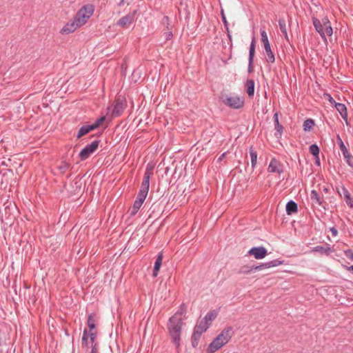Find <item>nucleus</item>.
<instances>
[{"mask_svg": "<svg viewBox=\"0 0 353 353\" xmlns=\"http://www.w3.org/2000/svg\"><path fill=\"white\" fill-rule=\"evenodd\" d=\"M105 117L104 116L99 117L92 124L94 126V128L97 129L105 121Z\"/></svg>", "mask_w": 353, "mask_h": 353, "instance_id": "obj_38", "label": "nucleus"}, {"mask_svg": "<svg viewBox=\"0 0 353 353\" xmlns=\"http://www.w3.org/2000/svg\"><path fill=\"white\" fill-rule=\"evenodd\" d=\"M163 24H166V28L169 29L170 26V19L168 16H164L163 18Z\"/></svg>", "mask_w": 353, "mask_h": 353, "instance_id": "obj_44", "label": "nucleus"}, {"mask_svg": "<svg viewBox=\"0 0 353 353\" xmlns=\"http://www.w3.org/2000/svg\"><path fill=\"white\" fill-rule=\"evenodd\" d=\"M89 347L92 348V350H91L90 353H98V352H97V350H98L97 345L90 346Z\"/></svg>", "mask_w": 353, "mask_h": 353, "instance_id": "obj_46", "label": "nucleus"}, {"mask_svg": "<svg viewBox=\"0 0 353 353\" xmlns=\"http://www.w3.org/2000/svg\"><path fill=\"white\" fill-rule=\"evenodd\" d=\"M79 26H77V23H75L74 19L68 22L61 30L60 32L62 34H68L75 31L77 28H79Z\"/></svg>", "mask_w": 353, "mask_h": 353, "instance_id": "obj_17", "label": "nucleus"}, {"mask_svg": "<svg viewBox=\"0 0 353 353\" xmlns=\"http://www.w3.org/2000/svg\"><path fill=\"white\" fill-rule=\"evenodd\" d=\"M94 12V8L92 5H85L77 12L74 17L75 23L80 27L84 25L90 18Z\"/></svg>", "mask_w": 353, "mask_h": 353, "instance_id": "obj_3", "label": "nucleus"}, {"mask_svg": "<svg viewBox=\"0 0 353 353\" xmlns=\"http://www.w3.org/2000/svg\"><path fill=\"white\" fill-rule=\"evenodd\" d=\"M233 335V327L232 326L226 327L210 343L208 349V353H214L216 351L221 349L230 341Z\"/></svg>", "mask_w": 353, "mask_h": 353, "instance_id": "obj_2", "label": "nucleus"}, {"mask_svg": "<svg viewBox=\"0 0 353 353\" xmlns=\"http://www.w3.org/2000/svg\"><path fill=\"white\" fill-rule=\"evenodd\" d=\"M226 156V152H223L222 154H221V156L218 158V161L220 162Z\"/></svg>", "mask_w": 353, "mask_h": 353, "instance_id": "obj_50", "label": "nucleus"}, {"mask_svg": "<svg viewBox=\"0 0 353 353\" xmlns=\"http://www.w3.org/2000/svg\"><path fill=\"white\" fill-rule=\"evenodd\" d=\"M89 132L88 131V128L86 127V125H83L79 130L78 133H77V139H79L81 138V137L88 134Z\"/></svg>", "mask_w": 353, "mask_h": 353, "instance_id": "obj_36", "label": "nucleus"}, {"mask_svg": "<svg viewBox=\"0 0 353 353\" xmlns=\"http://www.w3.org/2000/svg\"><path fill=\"white\" fill-rule=\"evenodd\" d=\"M163 258V253H162V252H160L158 254L157 258V259L155 261V263H154V266L153 273H152L153 277H156L158 275L159 269H160L161 265L162 264Z\"/></svg>", "mask_w": 353, "mask_h": 353, "instance_id": "obj_19", "label": "nucleus"}, {"mask_svg": "<svg viewBox=\"0 0 353 353\" xmlns=\"http://www.w3.org/2000/svg\"><path fill=\"white\" fill-rule=\"evenodd\" d=\"M95 314L92 313L88 315V320H87V324L88 327L90 328V332L92 331L94 329H95V320H94Z\"/></svg>", "mask_w": 353, "mask_h": 353, "instance_id": "obj_29", "label": "nucleus"}, {"mask_svg": "<svg viewBox=\"0 0 353 353\" xmlns=\"http://www.w3.org/2000/svg\"><path fill=\"white\" fill-rule=\"evenodd\" d=\"M310 199L314 206H320L325 209V202L323 196H321L316 190H312L310 192Z\"/></svg>", "mask_w": 353, "mask_h": 353, "instance_id": "obj_11", "label": "nucleus"}, {"mask_svg": "<svg viewBox=\"0 0 353 353\" xmlns=\"http://www.w3.org/2000/svg\"><path fill=\"white\" fill-rule=\"evenodd\" d=\"M246 92L250 97L254 94V81L253 79H248L245 82Z\"/></svg>", "mask_w": 353, "mask_h": 353, "instance_id": "obj_23", "label": "nucleus"}, {"mask_svg": "<svg viewBox=\"0 0 353 353\" xmlns=\"http://www.w3.org/2000/svg\"><path fill=\"white\" fill-rule=\"evenodd\" d=\"M337 192L340 196H343L344 199L350 194L348 190L344 186H342L341 189H338Z\"/></svg>", "mask_w": 353, "mask_h": 353, "instance_id": "obj_37", "label": "nucleus"}, {"mask_svg": "<svg viewBox=\"0 0 353 353\" xmlns=\"http://www.w3.org/2000/svg\"><path fill=\"white\" fill-rule=\"evenodd\" d=\"M330 231L333 236H336L338 234L337 230L334 228H331Z\"/></svg>", "mask_w": 353, "mask_h": 353, "instance_id": "obj_48", "label": "nucleus"}, {"mask_svg": "<svg viewBox=\"0 0 353 353\" xmlns=\"http://www.w3.org/2000/svg\"><path fill=\"white\" fill-rule=\"evenodd\" d=\"M152 174L151 170L146 168V170L144 173L143 179L141 185L140 191L147 192L148 193L149 188H150V179Z\"/></svg>", "mask_w": 353, "mask_h": 353, "instance_id": "obj_16", "label": "nucleus"}, {"mask_svg": "<svg viewBox=\"0 0 353 353\" xmlns=\"http://www.w3.org/2000/svg\"><path fill=\"white\" fill-rule=\"evenodd\" d=\"M70 165L66 162H62L61 165H60L59 169L62 171H65L69 168Z\"/></svg>", "mask_w": 353, "mask_h": 353, "instance_id": "obj_45", "label": "nucleus"}, {"mask_svg": "<svg viewBox=\"0 0 353 353\" xmlns=\"http://www.w3.org/2000/svg\"><path fill=\"white\" fill-rule=\"evenodd\" d=\"M346 257L350 259V260H353V250H347L344 252Z\"/></svg>", "mask_w": 353, "mask_h": 353, "instance_id": "obj_43", "label": "nucleus"}, {"mask_svg": "<svg viewBox=\"0 0 353 353\" xmlns=\"http://www.w3.org/2000/svg\"><path fill=\"white\" fill-rule=\"evenodd\" d=\"M123 3H124V0H121V1H120V3H119V6H121V5H123Z\"/></svg>", "mask_w": 353, "mask_h": 353, "instance_id": "obj_54", "label": "nucleus"}, {"mask_svg": "<svg viewBox=\"0 0 353 353\" xmlns=\"http://www.w3.org/2000/svg\"><path fill=\"white\" fill-rule=\"evenodd\" d=\"M148 194V193L147 192H145L144 191H140L139 190V192H138V194H137L136 200L137 201H139V203L141 202V203H143V202H144V201H145Z\"/></svg>", "mask_w": 353, "mask_h": 353, "instance_id": "obj_34", "label": "nucleus"}, {"mask_svg": "<svg viewBox=\"0 0 353 353\" xmlns=\"http://www.w3.org/2000/svg\"><path fill=\"white\" fill-rule=\"evenodd\" d=\"M218 312L216 310H212L207 313L203 320L210 325L211 322L216 318Z\"/></svg>", "mask_w": 353, "mask_h": 353, "instance_id": "obj_27", "label": "nucleus"}, {"mask_svg": "<svg viewBox=\"0 0 353 353\" xmlns=\"http://www.w3.org/2000/svg\"><path fill=\"white\" fill-rule=\"evenodd\" d=\"M273 119L274 121L275 130L281 135L282 134L283 128L279 123L278 112L274 113L273 116Z\"/></svg>", "mask_w": 353, "mask_h": 353, "instance_id": "obj_28", "label": "nucleus"}, {"mask_svg": "<svg viewBox=\"0 0 353 353\" xmlns=\"http://www.w3.org/2000/svg\"><path fill=\"white\" fill-rule=\"evenodd\" d=\"M264 47L265 52V58L266 61L270 63H274L275 61L274 54L272 52L270 47V44L266 45Z\"/></svg>", "mask_w": 353, "mask_h": 353, "instance_id": "obj_24", "label": "nucleus"}, {"mask_svg": "<svg viewBox=\"0 0 353 353\" xmlns=\"http://www.w3.org/2000/svg\"><path fill=\"white\" fill-rule=\"evenodd\" d=\"M222 102L227 106L233 109H239L244 105V99L239 96H223Z\"/></svg>", "mask_w": 353, "mask_h": 353, "instance_id": "obj_5", "label": "nucleus"}, {"mask_svg": "<svg viewBox=\"0 0 353 353\" xmlns=\"http://www.w3.org/2000/svg\"><path fill=\"white\" fill-rule=\"evenodd\" d=\"M210 327V325L205 322L203 319L195 326L194 330L199 331L200 333L205 332L208 328Z\"/></svg>", "mask_w": 353, "mask_h": 353, "instance_id": "obj_26", "label": "nucleus"}, {"mask_svg": "<svg viewBox=\"0 0 353 353\" xmlns=\"http://www.w3.org/2000/svg\"><path fill=\"white\" fill-rule=\"evenodd\" d=\"M254 53H255V39H254V37H253L252 42L250 43V50H249V59H248V73H252L254 71L253 59H254Z\"/></svg>", "mask_w": 353, "mask_h": 353, "instance_id": "obj_14", "label": "nucleus"}, {"mask_svg": "<svg viewBox=\"0 0 353 353\" xmlns=\"http://www.w3.org/2000/svg\"><path fill=\"white\" fill-rule=\"evenodd\" d=\"M346 269L348 271L352 272L353 273V265L348 266V267L346 268Z\"/></svg>", "mask_w": 353, "mask_h": 353, "instance_id": "obj_52", "label": "nucleus"}, {"mask_svg": "<svg viewBox=\"0 0 353 353\" xmlns=\"http://www.w3.org/2000/svg\"><path fill=\"white\" fill-rule=\"evenodd\" d=\"M202 334L203 333H200L199 331H196L194 329V332L192 336V339H193L194 341H199Z\"/></svg>", "mask_w": 353, "mask_h": 353, "instance_id": "obj_41", "label": "nucleus"}, {"mask_svg": "<svg viewBox=\"0 0 353 353\" xmlns=\"http://www.w3.org/2000/svg\"><path fill=\"white\" fill-rule=\"evenodd\" d=\"M192 345L193 347H196L198 345V341H194L192 339Z\"/></svg>", "mask_w": 353, "mask_h": 353, "instance_id": "obj_51", "label": "nucleus"}, {"mask_svg": "<svg viewBox=\"0 0 353 353\" xmlns=\"http://www.w3.org/2000/svg\"><path fill=\"white\" fill-rule=\"evenodd\" d=\"M125 107L126 102L125 99H117L115 101V103L114 105V108L112 112V115L114 117L120 116L125 109Z\"/></svg>", "mask_w": 353, "mask_h": 353, "instance_id": "obj_12", "label": "nucleus"}, {"mask_svg": "<svg viewBox=\"0 0 353 353\" xmlns=\"http://www.w3.org/2000/svg\"><path fill=\"white\" fill-rule=\"evenodd\" d=\"M252 272H254V265H252V266L244 265V266H242L239 270L238 273L248 274L251 273Z\"/></svg>", "mask_w": 353, "mask_h": 353, "instance_id": "obj_31", "label": "nucleus"}, {"mask_svg": "<svg viewBox=\"0 0 353 353\" xmlns=\"http://www.w3.org/2000/svg\"><path fill=\"white\" fill-rule=\"evenodd\" d=\"M163 35L166 41L170 40L173 37L172 32L170 30V28L167 32H164Z\"/></svg>", "mask_w": 353, "mask_h": 353, "instance_id": "obj_42", "label": "nucleus"}, {"mask_svg": "<svg viewBox=\"0 0 353 353\" xmlns=\"http://www.w3.org/2000/svg\"><path fill=\"white\" fill-rule=\"evenodd\" d=\"M99 141L95 140L89 145L83 148L79 152V158L81 161L87 159L92 154H93L99 147Z\"/></svg>", "mask_w": 353, "mask_h": 353, "instance_id": "obj_6", "label": "nucleus"}, {"mask_svg": "<svg viewBox=\"0 0 353 353\" xmlns=\"http://www.w3.org/2000/svg\"><path fill=\"white\" fill-rule=\"evenodd\" d=\"M185 311L186 306L185 304H182L180 309L169 319L168 323L169 334L176 348L180 346L181 329L184 324L183 316L185 315Z\"/></svg>", "mask_w": 353, "mask_h": 353, "instance_id": "obj_1", "label": "nucleus"}, {"mask_svg": "<svg viewBox=\"0 0 353 353\" xmlns=\"http://www.w3.org/2000/svg\"><path fill=\"white\" fill-rule=\"evenodd\" d=\"M136 14L137 10L128 13L125 16L121 17L117 21V25L124 28H128L131 24H132L136 21Z\"/></svg>", "mask_w": 353, "mask_h": 353, "instance_id": "obj_9", "label": "nucleus"}, {"mask_svg": "<svg viewBox=\"0 0 353 353\" xmlns=\"http://www.w3.org/2000/svg\"><path fill=\"white\" fill-rule=\"evenodd\" d=\"M334 108L341 114L343 119L345 121L346 124H347V110L345 105L341 103H335Z\"/></svg>", "mask_w": 353, "mask_h": 353, "instance_id": "obj_18", "label": "nucleus"}, {"mask_svg": "<svg viewBox=\"0 0 353 353\" xmlns=\"http://www.w3.org/2000/svg\"><path fill=\"white\" fill-rule=\"evenodd\" d=\"M286 213L288 215H291L298 211V206L296 202L290 201L287 203L285 206Z\"/></svg>", "mask_w": 353, "mask_h": 353, "instance_id": "obj_21", "label": "nucleus"}, {"mask_svg": "<svg viewBox=\"0 0 353 353\" xmlns=\"http://www.w3.org/2000/svg\"><path fill=\"white\" fill-rule=\"evenodd\" d=\"M328 100H329L330 103L334 106L335 103H336V102L334 101V99L330 95H329Z\"/></svg>", "mask_w": 353, "mask_h": 353, "instance_id": "obj_49", "label": "nucleus"}, {"mask_svg": "<svg viewBox=\"0 0 353 353\" xmlns=\"http://www.w3.org/2000/svg\"><path fill=\"white\" fill-rule=\"evenodd\" d=\"M328 191V189L327 188H323V192H325V193L327 192Z\"/></svg>", "mask_w": 353, "mask_h": 353, "instance_id": "obj_55", "label": "nucleus"}, {"mask_svg": "<svg viewBox=\"0 0 353 353\" xmlns=\"http://www.w3.org/2000/svg\"><path fill=\"white\" fill-rule=\"evenodd\" d=\"M279 26L285 40L287 41H289V37L287 32L286 23L284 19L280 18L279 19Z\"/></svg>", "mask_w": 353, "mask_h": 353, "instance_id": "obj_25", "label": "nucleus"}, {"mask_svg": "<svg viewBox=\"0 0 353 353\" xmlns=\"http://www.w3.org/2000/svg\"><path fill=\"white\" fill-rule=\"evenodd\" d=\"M316 163L317 165H320V161H319V157H318V158H316Z\"/></svg>", "mask_w": 353, "mask_h": 353, "instance_id": "obj_53", "label": "nucleus"}, {"mask_svg": "<svg viewBox=\"0 0 353 353\" xmlns=\"http://www.w3.org/2000/svg\"><path fill=\"white\" fill-rule=\"evenodd\" d=\"M312 252H319L321 254L329 255L331 252V248L329 244H326L325 246L318 245L312 249Z\"/></svg>", "mask_w": 353, "mask_h": 353, "instance_id": "obj_20", "label": "nucleus"}, {"mask_svg": "<svg viewBox=\"0 0 353 353\" xmlns=\"http://www.w3.org/2000/svg\"><path fill=\"white\" fill-rule=\"evenodd\" d=\"M309 150H310V152L312 155H314V157L318 158V156H319V148L318 147L317 145H316V144L311 145L310 146Z\"/></svg>", "mask_w": 353, "mask_h": 353, "instance_id": "obj_33", "label": "nucleus"}, {"mask_svg": "<svg viewBox=\"0 0 353 353\" xmlns=\"http://www.w3.org/2000/svg\"><path fill=\"white\" fill-rule=\"evenodd\" d=\"M250 156L251 159L252 169L254 170L256 168L257 163V152L253 146H250L249 148Z\"/></svg>", "mask_w": 353, "mask_h": 353, "instance_id": "obj_22", "label": "nucleus"}, {"mask_svg": "<svg viewBox=\"0 0 353 353\" xmlns=\"http://www.w3.org/2000/svg\"><path fill=\"white\" fill-rule=\"evenodd\" d=\"M346 204L351 208L353 209V197L350 194L347 196L344 199Z\"/></svg>", "mask_w": 353, "mask_h": 353, "instance_id": "obj_39", "label": "nucleus"}, {"mask_svg": "<svg viewBox=\"0 0 353 353\" xmlns=\"http://www.w3.org/2000/svg\"><path fill=\"white\" fill-rule=\"evenodd\" d=\"M87 128H88V131L90 132V131L92 130H95L96 128H94V126L93 125V124H91V125H86Z\"/></svg>", "mask_w": 353, "mask_h": 353, "instance_id": "obj_47", "label": "nucleus"}, {"mask_svg": "<svg viewBox=\"0 0 353 353\" xmlns=\"http://www.w3.org/2000/svg\"><path fill=\"white\" fill-rule=\"evenodd\" d=\"M221 18H222V21H223V23L224 24V26L226 28V30L228 32H229L228 23V21L226 19L225 15L224 12H223V10L221 12Z\"/></svg>", "mask_w": 353, "mask_h": 353, "instance_id": "obj_40", "label": "nucleus"}, {"mask_svg": "<svg viewBox=\"0 0 353 353\" xmlns=\"http://www.w3.org/2000/svg\"><path fill=\"white\" fill-rule=\"evenodd\" d=\"M314 125V121L311 119H307L303 123V130L305 131H310Z\"/></svg>", "mask_w": 353, "mask_h": 353, "instance_id": "obj_32", "label": "nucleus"}, {"mask_svg": "<svg viewBox=\"0 0 353 353\" xmlns=\"http://www.w3.org/2000/svg\"><path fill=\"white\" fill-rule=\"evenodd\" d=\"M97 334L93 332H88L87 330H84L82 336V345L89 347L90 346L97 345L95 342Z\"/></svg>", "mask_w": 353, "mask_h": 353, "instance_id": "obj_8", "label": "nucleus"}, {"mask_svg": "<svg viewBox=\"0 0 353 353\" xmlns=\"http://www.w3.org/2000/svg\"><path fill=\"white\" fill-rule=\"evenodd\" d=\"M313 25L323 39H326V35L331 36L332 34V28L328 20L325 19V21L322 24L319 19L314 18Z\"/></svg>", "mask_w": 353, "mask_h": 353, "instance_id": "obj_4", "label": "nucleus"}, {"mask_svg": "<svg viewBox=\"0 0 353 353\" xmlns=\"http://www.w3.org/2000/svg\"><path fill=\"white\" fill-rule=\"evenodd\" d=\"M337 142L347 164L350 167L353 168V157L349 152L347 148L345 145L343 141H342L339 135L337 136Z\"/></svg>", "mask_w": 353, "mask_h": 353, "instance_id": "obj_7", "label": "nucleus"}, {"mask_svg": "<svg viewBox=\"0 0 353 353\" xmlns=\"http://www.w3.org/2000/svg\"><path fill=\"white\" fill-rule=\"evenodd\" d=\"M267 250L263 246L254 247L248 251L250 255H253L256 259H262L267 255Z\"/></svg>", "mask_w": 353, "mask_h": 353, "instance_id": "obj_13", "label": "nucleus"}, {"mask_svg": "<svg viewBox=\"0 0 353 353\" xmlns=\"http://www.w3.org/2000/svg\"><path fill=\"white\" fill-rule=\"evenodd\" d=\"M261 42L263 43V46L270 44L267 33H266V32L265 30H261Z\"/></svg>", "mask_w": 353, "mask_h": 353, "instance_id": "obj_35", "label": "nucleus"}, {"mask_svg": "<svg viewBox=\"0 0 353 353\" xmlns=\"http://www.w3.org/2000/svg\"><path fill=\"white\" fill-rule=\"evenodd\" d=\"M142 205H143L142 203H141V202L139 203V201L135 200L133 203V206H132V209L130 210V215L131 216L135 215L138 212V211L139 210V209L141 208Z\"/></svg>", "mask_w": 353, "mask_h": 353, "instance_id": "obj_30", "label": "nucleus"}, {"mask_svg": "<svg viewBox=\"0 0 353 353\" xmlns=\"http://www.w3.org/2000/svg\"><path fill=\"white\" fill-rule=\"evenodd\" d=\"M284 166L283 163L277 160L276 158H272L270 162L268 168V171L270 173H276L280 175L283 172Z\"/></svg>", "mask_w": 353, "mask_h": 353, "instance_id": "obj_10", "label": "nucleus"}, {"mask_svg": "<svg viewBox=\"0 0 353 353\" xmlns=\"http://www.w3.org/2000/svg\"><path fill=\"white\" fill-rule=\"evenodd\" d=\"M283 262L281 261H279V259H274L266 263H261L259 265H254V270L255 271H259L264 269L276 267L279 265H281Z\"/></svg>", "mask_w": 353, "mask_h": 353, "instance_id": "obj_15", "label": "nucleus"}]
</instances>
